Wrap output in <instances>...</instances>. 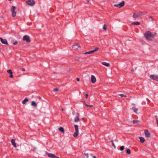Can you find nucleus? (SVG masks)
Instances as JSON below:
<instances>
[{
  "label": "nucleus",
  "instance_id": "obj_1",
  "mask_svg": "<svg viewBox=\"0 0 158 158\" xmlns=\"http://www.w3.org/2000/svg\"><path fill=\"white\" fill-rule=\"evenodd\" d=\"M144 35L146 40L148 41H151V38H153L154 36L152 32L149 31H147L146 32Z\"/></svg>",
  "mask_w": 158,
  "mask_h": 158
},
{
  "label": "nucleus",
  "instance_id": "obj_2",
  "mask_svg": "<svg viewBox=\"0 0 158 158\" xmlns=\"http://www.w3.org/2000/svg\"><path fill=\"white\" fill-rule=\"evenodd\" d=\"M146 13V12L139 11L134 12L133 14L132 17L134 18H136L139 17H140L142 15H144Z\"/></svg>",
  "mask_w": 158,
  "mask_h": 158
},
{
  "label": "nucleus",
  "instance_id": "obj_3",
  "mask_svg": "<svg viewBox=\"0 0 158 158\" xmlns=\"http://www.w3.org/2000/svg\"><path fill=\"white\" fill-rule=\"evenodd\" d=\"M124 4V2L123 1L118 4H114V6L115 7L120 8L123 6Z\"/></svg>",
  "mask_w": 158,
  "mask_h": 158
},
{
  "label": "nucleus",
  "instance_id": "obj_4",
  "mask_svg": "<svg viewBox=\"0 0 158 158\" xmlns=\"http://www.w3.org/2000/svg\"><path fill=\"white\" fill-rule=\"evenodd\" d=\"M16 8L14 6H12L11 8V11L13 17H15L16 15V12L15 11Z\"/></svg>",
  "mask_w": 158,
  "mask_h": 158
},
{
  "label": "nucleus",
  "instance_id": "obj_5",
  "mask_svg": "<svg viewBox=\"0 0 158 158\" xmlns=\"http://www.w3.org/2000/svg\"><path fill=\"white\" fill-rule=\"evenodd\" d=\"M150 78L154 80L158 81V75H150Z\"/></svg>",
  "mask_w": 158,
  "mask_h": 158
},
{
  "label": "nucleus",
  "instance_id": "obj_6",
  "mask_svg": "<svg viewBox=\"0 0 158 158\" xmlns=\"http://www.w3.org/2000/svg\"><path fill=\"white\" fill-rule=\"evenodd\" d=\"M23 41H26L28 43L30 42L31 41L30 37L27 35H25L23 37Z\"/></svg>",
  "mask_w": 158,
  "mask_h": 158
},
{
  "label": "nucleus",
  "instance_id": "obj_7",
  "mask_svg": "<svg viewBox=\"0 0 158 158\" xmlns=\"http://www.w3.org/2000/svg\"><path fill=\"white\" fill-rule=\"evenodd\" d=\"M80 47L81 46L80 44H75L72 46V48L73 50H76Z\"/></svg>",
  "mask_w": 158,
  "mask_h": 158
},
{
  "label": "nucleus",
  "instance_id": "obj_8",
  "mask_svg": "<svg viewBox=\"0 0 158 158\" xmlns=\"http://www.w3.org/2000/svg\"><path fill=\"white\" fill-rule=\"evenodd\" d=\"M26 1L27 3L30 6H33L35 3V1L33 0H27Z\"/></svg>",
  "mask_w": 158,
  "mask_h": 158
},
{
  "label": "nucleus",
  "instance_id": "obj_9",
  "mask_svg": "<svg viewBox=\"0 0 158 158\" xmlns=\"http://www.w3.org/2000/svg\"><path fill=\"white\" fill-rule=\"evenodd\" d=\"M144 133L146 137L147 138H149L150 137V133L148 132V131L147 130H145L144 131Z\"/></svg>",
  "mask_w": 158,
  "mask_h": 158
},
{
  "label": "nucleus",
  "instance_id": "obj_10",
  "mask_svg": "<svg viewBox=\"0 0 158 158\" xmlns=\"http://www.w3.org/2000/svg\"><path fill=\"white\" fill-rule=\"evenodd\" d=\"M91 82L92 83H95L96 81V78L94 76V75H91Z\"/></svg>",
  "mask_w": 158,
  "mask_h": 158
},
{
  "label": "nucleus",
  "instance_id": "obj_11",
  "mask_svg": "<svg viewBox=\"0 0 158 158\" xmlns=\"http://www.w3.org/2000/svg\"><path fill=\"white\" fill-rule=\"evenodd\" d=\"M0 40H1V42L3 44H7L8 43L6 40L5 39H3L2 38H0Z\"/></svg>",
  "mask_w": 158,
  "mask_h": 158
},
{
  "label": "nucleus",
  "instance_id": "obj_12",
  "mask_svg": "<svg viewBox=\"0 0 158 158\" xmlns=\"http://www.w3.org/2000/svg\"><path fill=\"white\" fill-rule=\"evenodd\" d=\"M79 114L78 113H77L76 117L74 119V121L76 122H77L79 120Z\"/></svg>",
  "mask_w": 158,
  "mask_h": 158
},
{
  "label": "nucleus",
  "instance_id": "obj_13",
  "mask_svg": "<svg viewBox=\"0 0 158 158\" xmlns=\"http://www.w3.org/2000/svg\"><path fill=\"white\" fill-rule=\"evenodd\" d=\"M11 143L13 145V146L16 148L17 147V145L15 143V142L14 139H12L11 140Z\"/></svg>",
  "mask_w": 158,
  "mask_h": 158
},
{
  "label": "nucleus",
  "instance_id": "obj_14",
  "mask_svg": "<svg viewBox=\"0 0 158 158\" xmlns=\"http://www.w3.org/2000/svg\"><path fill=\"white\" fill-rule=\"evenodd\" d=\"M102 64L107 67H109L110 65V64L109 63H107L106 62H102Z\"/></svg>",
  "mask_w": 158,
  "mask_h": 158
},
{
  "label": "nucleus",
  "instance_id": "obj_15",
  "mask_svg": "<svg viewBox=\"0 0 158 158\" xmlns=\"http://www.w3.org/2000/svg\"><path fill=\"white\" fill-rule=\"evenodd\" d=\"M48 155L49 157L55 158L56 157L52 153H48Z\"/></svg>",
  "mask_w": 158,
  "mask_h": 158
},
{
  "label": "nucleus",
  "instance_id": "obj_16",
  "mask_svg": "<svg viewBox=\"0 0 158 158\" xmlns=\"http://www.w3.org/2000/svg\"><path fill=\"white\" fill-rule=\"evenodd\" d=\"M140 24V23L139 22L136 21V22H133V23H132L131 24L134 25H139V24Z\"/></svg>",
  "mask_w": 158,
  "mask_h": 158
},
{
  "label": "nucleus",
  "instance_id": "obj_17",
  "mask_svg": "<svg viewBox=\"0 0 158 158\" xmlns=\"http://www.w3.org/2000/svg\"><path fill=\"white\" fill-rule=\"evenodd\" d=\"M31 105L34 107H36L37 106L36 103L34 101L31 102Z\"/></svg>",
  "mask_w": 158,
  "mask_h": 158
},
{
  "label": "nucleus",
  "instance_id": "obj_18",
  "mask_svg": "<svg viewBox=\"0 0 158 158\" xmlns=\"http://www.w3.org/2000/svg\"><path fill=\"white\" fill-rule=\"evenodd\" d=\"M28 101V99L27 98H25V99L22 102V104H26V102H27Z\"/></svg>",
  "mask_w": 158,
  "mask_h": 158
},
{
  "label": "nucleus",
  "instance_id": "obj_19",
  "mask_svg": "<svg viewBox=\"0 0 158 158\" xmlns=\"http://www.w3.org/2000/svg\"><path fill=\"white\" fill-rule=\"evenodd\" d=\"M74 127L76 131L77 132H79L78 126L77 125H75L74 126Z\"/></svg>",
  "mask_w": 158,
  "mask_h": 158
},
{
  "label": "nucleus",
  "instance_id": "obj_20",
  "mask_svg": "<svg viewBox=\"0 0 158 158\" xmlns=\"http://www.w3.org/2000/svg\"><path fill=\"white\" fill-rule=\"evenodd\" d=\"M84 156L85 158H88L89 157V154L88 153H84Z\"/></svg>",
  "mask_w": 158,
  "mask_h": 158
},
{
  "label": "nucleus",
  "instance_id": "obj_21",
  "mask_svg": "<svg viewBox=\"0 0 158 158\" xmlns=\"http://www.w3.org/2000/svg\"><path fill=\"white\" fill-rule=\"evenodd\" d=\"M59 130L62 132L64 133V128L62 127H60L59 128Z\"/></svg>",
  "mask_w": 158,
  "mask_h": 158
},
{
  "label": "nucleus",
  "instance_id": "obj_22",
  "mask_svg": "<svg viewBox=\"0 0 158 158\" xmlns=\"http://www.w3.org/2000/svg\"><path fill=\"white\" fill-rule=\"evenodd\" d=\"M94 53V52L93 51V50H92L89 51L88 52H85L84 53V54H92V53Z\"/></svg>",
  "mask_w": 158,
  "mask_h": 158
},
{
  "label": "nucleus",
  "instance_id": "obj_23",
  "mask_svg": "<svg viewBox=\"0 0 158 158\" xmlns=\"http://www.w3.org/2000/svg\"><path fill=\"white\" fill-rule=\"evenodd\" d=\"M140 120H133V123L134 124H138V123H140Z\"/></svg>",
  "mask_w": 158,
  "mask_h": 158
},
{
  "label": "nucleus",
  "instance_id": "obj_24",
  "mask_svg": "<svg viewBox=\"0 0 158 158\" xmlns=\"http://www.w3.org/2000/svg\"><path fill=\"white\" fill-rule=\"evenodd\" d=\"M79 132L76 131L73 134V136L74 137H77Z\"/></svg>",
  "mask_w": 158,
  "mask_h": 158
},
{
  "label": "nucleus",
  "instance_id": "obj_25",
  "mask_svg": "<svg viewBox=\"0 0 158 158\" xmlns=\"http://www.w3.org/2000/svg\"><path fill=\"white\" fill-rule=\"evenodd\" d=\"M107 26L106 25V24H105L103 26V29L104 30H106V29H107Z\"/></svg>",
  "mask_w": 158,
  "mask_h": 158
},
{
  "label": "nucleus",
  "instance_id": "obj_26",
  "mask_svg": "<svg viewBox=\"0 0 158 158\" xmlns=\"http://www.w3.org/2000/svg\"><path fill=\"white\" fill-rule=\"evenodd\" d=\"M7 72L10 74H12V72L11 69H9L7 70Z\"/></svg>",
  "mask_w": 158,
  "mask_h": 158
},
{
  "label": "nucleus",
  "instance_id": "obj_27",
  "mask_svg": "<svg viewBox=\"0 0 158 158\" xmlns=\"http://www.w3.org/2000/svg\"><path fill=\"white\" fill-rule=\"evenodd\" d=\"M126 153L128 154H130L131 153V151L129 149H127V150Z\"/></svg>",
  "mask_w": 158,
  "mask_h": 158
},
{
  "label": "nucleus",
  "instance_id": "obj_28",
  "mask_svg": "<svg viewBox=\"0 0 158 158\" xmlns=\"http://www.w3.org/2000/svg\"><path fill=\"white\" fill-rule=\"evenodd\" d=\"M139 141L143 143L144 142V141H145V140L144 139H139Z\"/></svg>",
  "mask_w": 158,
  "mask_h": 158
},
{
  "label": "nucleus",
  "instance_id": "obj_29",
  "mask_svg": "<svg viewBox=\"0 0 158 158\" xmlns=\"http://www.w3.org/2000/svg\"><path fill=\"white\" fill-rule=\"evenodd\" d=\"M85 105L87 107H93V106L92 105H89L86 104H85Z\"/></svg>",
  "mask_w": 158,
  "mask_h": 158
},
{
  "label": "nucleus",
  "instance_id": "obj_30",
  "mask_svg": "<svg viewBox=\"0 0 158 158\" xmlns=\"http://www.w3.org/2000/svg\"><path fill=\"white\" fill-rule=\"evenodd\" d=\"M98 49H99L98 48H96L94 49V50H93V52H96V51H97Z\"/></svg>",
  "mask_w": 158,
  "mask_h": 158
},
{
  "label": "nucleus",
  "instance_id": "obj_31",
  "mask_svg": "<svg viewBox=\"0 0 158 158\" xmlns=\"http://www.w3.org/2000/svg\"><path fill=\"white\" fill-rule=\"evenodd\" d=\"M124 149V146H121L120 148V150L121 151H123Z\"/></svg>",
  "mask_w": 158,
  "mask_h": 158
},
{
  "label": "nucleus",
  "instance_id": "obj_32",
  "mask_svg": "<svg viewBox=\"0 0 158 158\" xmlns=\"http://www.w3.org/2000/svg\"><path fill=\"white\" fill-rule=\"evenodd\" d=\"M119 95L121 97H122V98L123 97H126V96L124 95L123 94H119Z\"/></svg>",
  "mask_w": 158,
  "mask_h": 158
},
{
  "label": "nucleus",
  "instance_id": "obj_33",
  "mask_svg": "<svg viewBox=\"0 0 158 158\" xmlns=\"http://www.w3.org/2000/svg\"><path fill=\"white\" fill-rule=\"evenodd\" d=\"M137 110H138V109L137 108H135V109L134 110V111L135 113H137Z\"/></svg>",
  "mask_w": 158,
  "mask_h": 158
},
{
  "label": "nucleus",
  "instance_id": "obj_34",
  "mask_svg": "<svg viewBox=\"0 0 158 158\" xmlns=\"http://www.w3.org/2000/svg\"><path fill=\"white\" fill-rule=\"evenodd\" d=\"M111 143H112V144L113 145V147H114V148H115V146L112 141H111Z\"/></svg>",
  "mask_w": 158,
  "mask_h": 158
},
{
  "label": "nucleus",
  "instance_id": "obj_35",
  "mask_svg": "<svg viewBox=\"0 0 158 158\" xmlns=\"http://www.w3.org/2000/svg\"><path fill=\"white\" fill-rule=\"evenodd\" d=\"M155 118H156V121H157V120H158V117L157 116H156V115H155Z\"/></svg>",
  "mask_w": 158,
  "mask_h": 158
},
{
  "label": "nucleus",
  "instance_id": "obj_36",
  "mask_svg": "<svg viewBox=\"0 0 158 158\" xmlns=\"http://www.w3.org/2000/svg\"><path fill=\"white\" fill-rule=\"evenodd\" d=\"M13 77V75H12V74H10V75L9 76V77L11 78H12Z\"/></svg>",
  "mask_w": 158,
  "mask_h": 158
},
{
  "label": "nucleus",
  "instance_id": "obj_37",
  "mask_svg": "<svg viewBox=\"0 0 158 158\" xmlns=\"http://www.w3.org/2000/svg\"><path fill=\"white\" fill-rule=\"evenodd\" d=\"M18 43V42L17 41H15V42H14V43H13V44L14 45H16V44H17Z\"/></svg>",
  "mask_w": 158,
  "mask_h": 158
},
{
  "label": "nucleus",
  "instance_id": "obj_38",
  "mask_svg": "<svg viewBox=\"0 0 158 158\" xmlns=\"http://www.w3.org/2000/svg\"><path fill=\"white\" fill-rule=\"evenodd\" d=\"M54 90L55 91H58V89L57 88H55L54 89Z\"/></svg>",
  "mask_w": 158,
  "mask_h": 158
},
{
  "label": "nucleus",
  "instance_id": "obj_39",
  "mask_svg": "<svg viewBox=\"0 0 158 158\" xmlns=\"http://www.w3.org/2000/svg\"><path fill=\"white\" fill-rule=\"evenodd\" d=\"M21 70L23 71H25V69L23 68H22L21 69Z\"/></svg>",
  "mask_w": 158,
  "mask_h": 158
},
{
  "label": "nucleus",
  "instance_id": "obj_40",
  "mask_svg": "<svg viewBox=\"0 0 158 158\" xmlns=\"http://www.w3.org/2000/svg\"><path fill=\"white\" fill-rule=\"evenodd\" d=\"M85 96H86V98H87L88 96V94H86L85 95Z\"/></svg>",
  "mask_w": 158,
  "mask_h": 158
},
{
  "label": "nucleus",
  "instance_id": "obj_41",
  "mask_svg": "<svg viewBox=\"0 0 158 158\" xmlns=\"http://www.w3.org/2000/svg\"><path fill=\"white\" fill-rule=\"evenodd\" d=\"M156 124L157 125V126H158V120H157V121H156Z\"/></svg>",
  "mask_w": 158,
  "mask_h": 158
},
{
  "label": "nucleus",
  "instance_id": "obj_42",
  "mask_svg": "<svg viewBox=\"0 0 158 158\" xmlns=\"http://www.w3.org/2000/svg\"><path fill=\"white\" fill-rule=\"evenodd\" d=\"M77 80L78 81H80V79L79 78H77Z\"/></svg>",
  "mask_w": 158,
  "mask_h": 158
},
{
  "label": "nucleus",
  "instance_id": "obj_43",
  "mask_svg": "<svg viewBox=\"0 0 158 158\" xmlns=\"http://www.w3.org/2000/svg\"><path fill=\"white\" fill-rule=\"evenodd\" d=\"M93 158H96V157L95 156H93Z\"/></svg>",
  "mask_w": 158,
  "mask_h": 158
},
{
  "label": "nucleus",
  "instance_id": "obj_44",
  "mask_svg": "<svg viewBox=\"0 0 158 158\" xmlns=\"http://www.w3.org/2000/svg\"><path fill=\"white\" fill-rule=\"evenodd\" d=\"M55 158H60L59 157H56H56H55Z\"/></svg>",
  "mask_w": 158,
  "mask_h": 158
},
{
  "label": "nucleus",
  "instance_id": "obj_45",
  "mask_svg": "<svg viewBox=\"0 0 158 158\" xmlns=\"http://www.w3.org/2000/svg\"><path fill=\"white\" fill-rule=\"evenodd\" d=\"M139 138L140 139V138H143L142 137H139Z\"/></svg>",
  "mask_w": 158,
  "mask_h": 158
},
{
  "label": "nucleus",
  "instance_id": "obj_46",
  "mask_svg": "<svg viewBox=\"0 0 158 158\" xmlns=\"http://www.w3.org/2000/svg\"><path fill=\"white\" fill-rule=\"evenodd\" d=\"M61 110H62V111L64 110V109H63V108H62V109H61Z\"/></svg>",
  "mask_w": 158,
  "mask_h": 158
},
{
  "label": "nucleus",
  "instance_id": "obj_47",
  "mask_svg": "<svg viewBox=\"0 0 158 158\" xmlns=\"http://www.w3.org/2000/svg\"><path fill=\"white\" fill-rule=\"evenodd\" d=\"M132 71H134V70L133 69H132Z\"/></svg>",
  "mask_w": 158,
  "mask_h": 158
},
{
  "label": "nucleus",
  "instance_id": "obj_48",
  "mask_svg": "<svg viewBox=\"0 0 158 158\" xmlns=\"http://www.w3.org/2000/svg\"><path fill=\"white\" fill-rule=\"evenodd\" d=\"M89 0H88V2H89Z\"/></svg>",
  "mask_w": 158,
  "mask_h": 158
},
{
  "label": "nucleus",
  "instance_id": "obj_49",
  "mask_svg": "<svg viewBox=\"0 0 158 158\" xmlns=\"http://www.w3.org/2000/svg\"><path fill=\"white\" fill-rule=\"evenodd\" d=\"M133 105H135V104H133Z\"/></svg>",
  "mask_w": 158,
  "mask_h": 158
},
{
  "label": "nucleus",
  "instance_id": "obj_50",
  "mask_svg": "<svg viewBox=\"0 0 158 158\" xmlns=\"http://www.w3.org/2000/svg\"><path fill=\"white\" fill-rule=\"evenodd\" d=\"M9 1H10L11 0H8Z\"/></svg>",
  "mask_w": 158,
  "mask_h": 158
}]
</instances>
